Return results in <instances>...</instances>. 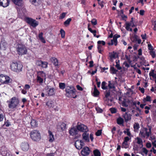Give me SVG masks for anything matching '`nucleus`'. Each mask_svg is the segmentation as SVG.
I'll use <instances>...</instances> for the list:
<instances>
[{"label":"nucleus","mask_w":156,"mask_h":156,"mask_svg":"<svg viewBox=\"0 0 156 156\" xmlns=\"http://www.w3.org/2000/svg\"><path fill=\"white\" fill-rule=\"evenodd\" d=\"M19 100L18 97H13L7 101L9 108L15 110L17 107L19 103Z\"/></svg>","instance_id":"1"},{"label":"nucleus","mask_w":156,"mask_h":156,"mask_svg":"<svg viewBox=\"0 0 156 156\" xmlns=\"http://www.w3.org/2000/svg\"><path fill=\"white\" fill-rule=\"evenodd\" d=\"M65 91L66 94L68 97L73 98H75L77 97V96L76 94V90L73 86H66Z\"/></svg>","instance_id":"2"},{"label":"nucleus","mask_w":156,"mask_h":156,"mask_svg":"<svg viewBox=\"0 0 156 156\" xmlns=\"http://www.w3.org/2000/svg\"><path fill=\"white\" fill-rule=\"evenodd\" d=\"M30 135L31 139L35 141H39L41 139V136L39 131L36 130L32 131Z\"/></svg>","instance_id":"3"},{"label":"nucleus","mask_w":156,"mask_h":156,"mask_svg":"<svg viewBox=\"0 0 156 156\" xmlns=\"http://www.w3.org/2000/svg\"><path fill=\"white\" fill-rule=\"evenodd\" d=\"M10 67L12 70L18 72L21 71L23 66L20 62H13L11 64Z\"/></svg>","instance_id":"4"},{"label":"nucleus","mask_w":156,"mask_h":156,"mask_svg":"<svg viewBox=\"0 0 156 156\" xmlns=\"http://www.w3.org/2000/svg\"><path fill=\"white\" fill-rule=\"evenodd\" d=\"M16 50L18 54L20 55L26 54L27 52L26 47L22 44H19Z\"/></svg>","instance_id":"5"},{"label":"nucleus","mask_w":156,"mask_h":156,"mask_svg":"<svg viewBox=\"0 0 156 156\" xmlns=\"http://www.w3.org/2000/svg\"><path fill=\"white\" fill-rule=\"evenodd\" d=\"M26 22L34 28L36 27L39 24L38 21L31 18L26 17L25 19Z\"/></svg>","instance_id":"6"},{"label":"nucleus","mask_w":156,"mask_h":156,"mask_svg":"<svg viewBox=\"0 0 156 156\" xmlns=\"http://www.w3.org/2000/svg\"><path fill=\"white\" fill-rule=\"evenodd\" d=\"M76 128L78 131L81 132H88L89 129L85 125L80 122H78L76 126Z\"/></svg>","instance_id":"7"},{"label":"nucleus","mask_w":156,"mask_h":156,"mask_svg":"<svg viewBox=\"0 0 156 156\" xmlns=\"http://www.w3.org/2000/svg\"><path fill=\"white\" fill-rule=\"evenodd\" d=\"M119 103L122 104L123 107H128L129 104V100L126 98H122L121 97H119Z\"/></svg>","instance_id":"8"},{"label":"nucleus","mask_w":156,"mask_h":156,"mask_svg":"<svg viewBox=\"0 0 156 156\" xmlns=\"http://www.w3.org/2000/svg\"><path fill=\"white\" fill-rule=\"evenodd\" d=\"M91 151L89 147H85L82 149L81 153L83 156H87L89 154Z\"/></svg>","instance_id":"9"},{"label":"nucleus","mask_w":156,"mask_h":156,"mask_svg":"<svg viewBox=\"0 0 156 156\" xmlns=\"http://www.w3.org/2000/svg\"><path fill=\"white\" fill-rule=\"evenodd\" d=\"M120 37L119 35L115 34L113 36V39H112L110 42L108 43V44L109 45H112L114 44L116 46L117 44V38Z\"/></svg>","instance_id":"10"},{"label":"nucleus","mask_w":156,"mask_h":156,"mask_svg":"<svg viewBox=\"0 0 156 156\" xmlns=\"http://www.w3.org/2000/svg\"><path fill=\"white\" fill-rule=\"evenodd\" d=\"M84 145V143L82 140H77L75 143L74 145L76 148L78 150L81 149Z\"/></svg>","instance_id":"11"},{"label":"nucleus","mask_w":156,"mask_h":156,"mask_svg":"<svg viewBox=\"0 0 156 156\" xmlns=\"http://www.w3.org/2000/svg\"><path fill=\"white\" fill-rule=\"evenodd\" d=\"M147 126L148 128V129L147 128H144V131H145V137H146L147 138L150 136V135H151V130L152 129V126H151L147 125Z\"/></svg>","instance_id":"12"},{"label":"nucleus","mask_w":156,"mask_h":156,"mask_svg":"<svg viewBox=\"0 0 156 156\" xmlns=\"http://www.w3.org/2000/svg\"><path fill=\"white\" fill-rule=\"evenodd\" d=\"M10 0H0V6L6 7L9 4Z\"/></svg>","instance_id":"13"},{"label":"nucleus","mask_w":156,"mask_h":156,"mask_svg":"<svg viewBox=\"0 0 156 156\" xmlns=\"http://www.w3.org/2000/svg\"><path fill=\"white\" fill-rule=\"evenodd\" d=\"M21 147L23 151H26L29 149V145L27 142H24L22 143Z\"/></svg>","instance_id":"14"},{"label":"nucleus","mask_w":156,"mask_h":156,"mask_svg":"<svg viewBox=\"0 0 156 156\" xmlns=\"http://www.w3.org/2000/svg\"><path fill=\"white\" fill-rule=\"evenodd\" d=\"M105 94V98H104V100L106 98L105 100L108 101H110L112 102L113 101L112 99H109L108 98L110 96L111 92L110 90H106L104 92Z\"/></svg>","instance_id":"15"},{"label":"nucleus","mask_w":156,"mask_h":156,"mask_svg":"<svg viewBox=\"0 0 156 156\" xmlns=\"http://www.w3.org/2000/svg\"><path fill=\"white\" fill-rule=\"evenodd\" d=\"M78 130L74 127L71 128L69 130V133L70 135L73 136L78 134Z\"/></svg>","instance_id":"16"},{"label":"nucleus","mask_w":156,"mask_h":156,"mask_svg":"<svg viewBox=\"0 0 156 156\" xmlns=\"http://www.w3.org/2000/svg\"><path fill=\"white\" fill-rule=\"evenodd\" d=\"M83 139L85 141L89 142L90 141L89 138V134L87 133V132H83L82 134Z\"/></svg>","instance_id":"17"},{"label":"nucleus","mask_w":156,"mask_h":156,"mask_svg":"<svg viewBox=\"0 0 156 156\" xmlns=\"http://www.w3.org/2000/svg\"><path fill=\"white\" fill-rule=\"evenodd\" d=\"M31 127L32 128H35L37 126V121L35 120L32 119L30 122Z\"/></svg>","instance_id":"18"},{"label":"nucleus","mask_w":156,"mask_h":156,"mask_svg":"<svg viewBox=\"0 0 156 156\" xmlns=\"http://www.w3.org/2000/svg\"><path fill=\"white\" fill-rule=\"evenodd\" d=\"M5 80H2V79H0V82L2 84H9V83L12 82V79H5Z\"/></svg>","instance_id":"19"},{"label":"nucleus","mask_w":156,"mask_h":156,"mask_svg":"<svg viewBox=\"0 0 156 156\" xmlns=\"http://www.w3.org/2000/svg\"><path fill=\"white\" fill-rule=\"evenodd\" d=\"M0 48L3 50H5L7 47V44L4 41H2L0 44Z\"/></svg>","instance_id":"20"},{"label":"nucleus","mask_w":156,"mask_h":156,"mask_svg":"<svg viewBox=\"0 0 156 156\" xmlns=\"http://www.w3.org/2000/svg\"><path fill=\"white\" fill-rule=\"evenodd\" d=\"M131 115L130 114H128L127 112H126L124 115L123 117L126 122H127L131 120Z\"/></svg>","instance_id":"21"},{"label":"nucleus","mask_w":156,"mask_h":156,"mask_svg":"<svg viewBox=\"0 0 156 156\" xmlns=\"http://www.w3.org/2000/svg\"><path fill=\"white\" fill-rule=\"evenodd\" d=\"M48 133L49 136V141L50 142H52L54 141L55 140L54 136L52 134V132L49 130L48 131Z\"/></svg>","instance_id":"22"},{"label":"nucleus","mask_w":156,"mask_h":156,"mask_svg":"<svg viewBox=\"0 0 156 156\" xmlns=\"http://www.w3.org/2000/svg\"><path fill=\"white\" fill-rule=\"evenodd\" d=\"M108 87L110 89H113L114 90L115 88V84L114 82H111V81H108Z\"/></svg>","instance_id":"23"},{"label":"nucleus","mask_w":156,"mask_h":156,"mask_svg":"<svg viewBox=\"0 0 156 156\" xmlns=\"http://www.w3.org/2000/svg\"><path fill=\"white\" fill-rule=\"evenodd\" d=\"M46 76L45 73L43 71H39L37 73V78H45Z\"/></svg>","instance_id":"24"},{"label":"nucleus","mask_w":156,"mask_h":156,"mask_svg":"<svg viewBox=\"0 0 156 156\" xmlns=\"http://www.w3.org/2000/svg\"><path fill=\"white\" fill-rule=\"evenodd\" d=\"M93 94V96L95 97H97L100 94V92L97 89L95 85L94 86V90Z\"/></svg>","instance_id":"25"},{"label":"nucleus","mask_w":156,"mask_h":156,"mask_svg":"<svg viewBox=\"0 0 156 156\" xmlns=\"http://www.w3.org/2000/svg\"><path fill=\"white\" fill-rule=\"evenodd\" d=\"M116 122L117 123L120 125H123L124 122V121L123 119H122L120 117H119L117 119Z\"/></svg>","instance_id":"26"},{"label":"nucleus","mask_w":156,"mask_h":156,"mask_svg":"<svg viewBox=\"0 0 156 156\" xmlns=\"http://www.w3.org/2000/svg\"><path fill=\"white\" fill-rule=\"evenodd\" d=\"M144 127H143V128H142L140 130V131L139 135L140 136H141L143 138H145V131H144Z\"/></svg>","instance_id":"27"},{"label":"nucleus","mask_w":156,"mask_h":156,"mask_svg":"<svg viewBox=\"0 0 156 156\" xmlns=\"http://www.w3.org/2000/svg\"><path fill=\"white\" fill-rule=\"evenodd\" d=\"M14 3L19 6H21L23 3L22 0H12Z\"/></svg>","instance_id":"28"},{"label":"nucleus","mask_w":156,"mask_h":156,"mask_svg":"<svg viewBox=\"0 0 156 156\" xmlns=\"http://www.w3.org/2000/svg\"><path fill=\"white\" fill-rule=\"evenodd\" d=\"M127 24H129V26H131L132 27H133L136 26V25L135 24V22L133 20V17L131 18L130 23H126V26L127 25Z\"/></svg>","instance_id":"29"},{"label":"nucleus","mask_w":156,"mask_h":156,"mask_svg":"<svg viewBox=\"0 0 156 156\" xmlns=\"http://www.w3.org/2000/svg\"><path fill=\"white\" fill-rule=\"evenodd\" d=\"M137 140L136 143L140 146H141V147H142L143 146V142L142 140L140 138L137 137L136 138Z\"/></svg>","instance_id":"30"},{"label":"nucleus","mask_w":156,"mask_h":156,"mask_svg":"<svg viewBox=\"0 0 156 156\" xmlns=\"http://www.w3.org/2000/svg\"><path fill=\"white\" fill-rule=\"evenodd\" d=\"M27 76L28 78H33L35 77L32 71H29L27 72Z\"/></svg>","instance_id":"31"},{"label":"nucleus","mask_w":156,"mask_h":156,"mask_svg":"<svg viewBox=\"0 0 156 156\" xmlns=\"http://www.w3.org/2000/svg\"><path fill=\"white\" fill-rule=\"evenodd\" d=\"M94 156H101V153L100 151L98 149H96L93 151Z\"/></svg>","instance_id":"32"},{"label":"nucleus","mask_w":156,"mask_h":156,"mask_svg":"<svg viewBox=\"0 0 156 156\" xmlns=\"http://www.w3.org/2000/svg\"><path fill=\"white\" fill-rule=\"evenodd\" d=\"M55 89L54 88H51L48 90V96H52L55 94Z\"/></svg>","instance_id":"33"},{"label":"nucleus","mask_w":156,"mask_h":156,"mask_svg":"<svg viewBox=\"0 0 156 156\" xmlns=\"http://www.w3.org/2000/svg\"><path fill=\"white\" fill-rule=\"evenodd\" d=\"M139 124L138 123H135L133 125V128L135 131H137L140 128Z\"/></svg>","instance_id":"34"},{"label":"nucleus","mask_w":156,"mask_h":156,"mask_svg":"<svg viewBox=\"0 0 156 156\" xmlns=\"http://www.w3.org/2000/svg\"><path fill=\"white\" fill-rule=\"evenodd\" d=\"M59 126L60 127L61 130L62 131L65 130L66 129V124L64 122H62L60 123V125H59Z\"/></svg>","instance_id":"35"},{"label":"nucleus","mask_w":156,"mask_h":156,"mask_svg":"<svg viewBox=\"0 0 156 156\" xmlns=\"http://www.w3.org/2000/svg\"><path fill=\"white\" fill-rule=\"evenodd\" d=\"M51 60L55 66H58V61L56 58L55 57L52 58Z\"/></svg>","instance_id":"36"},{"label":"nucleus","mask_w":156,"mask_h":156,"mask_svg":"<svg viewBox=\"0 0 156 156\" xmlns=\"http://www.w3.org/2000/svg\"><path fill=\"white\" fill-rule=\"evenodd\" d=\"M53 102L52 101H48L46 103V105L49 108H51L53 106Z\"/></svg>","instance_id":"37"},{"label":"nucleus","mask_w":156,"mask_h":156,"mask_svg":"<svg viewBox=\"0 0 156 156\" xmlns=\"http://www.w3.org/2000/svg\"><path fill=\"white\" fill-rule=\"evenodd\" d=\"M150 76H152L153 78H156V73L153 70H151V71L149 73Z\"/></svg>","instance_id":"38"},{"label":"nucleus","mask_w":156,"mask_h":156,"mask_svg":"<svg viewBox=\"0 0 156 156\" xmlns=\"http://www.w3.org/2000/svg\"><path fill=\"white\" fill-rule=\"evenodd\" d=\"M106 83L105 81H103L101 84V87L102 89L105 90L108 88V87L106 86Z\"/></svg>","instance_id":"39"},{"label":"nucleus","mask_w":156,"mask_h":156,"mask_svg":"<svg viewBox=\"0 0 156 156\" xmlns=\"http://www.w3.org/2000/svg\"><path fill=\"white\" fill-rule=\"evenodd\" d=\"M118 57V54L116 52H113L110 55V57L111 58H116Z\"/></svg>","instance_id":"40"},{"label":"nucleus","mask_w":156,"mask_h":156,"mask_svg":"<svg viewBox=\"0 0 156 156\" xmlns=\"http://www.w3.org/2000/svg\"><path fill=\"white\" fill-rule=\"evenodd\" d=\"M72 20V19L71 18H69L67 20H66L65 22H64V25L66 26H67L68 25H69V23Z\"/></svg>","instance_id":"41"},{"label":"nucleus","mask_w":156,"mask_h":156,"mask_svg":"<svg viewBox=\"0 0 156 156\" xmlns=\"http://www.w3.org/2000/svg\"><path fill=\"white\" fill-rule=\"evenodd\" d=\"M59 88L62 90L64 89L66 87V85L65 83H59Z\"/></svg>","instance_id":"42"},{"label":"nucleus","mask_w":156,"mask_h":156,"mask_svg":"<svg viewBox=\"0 0 156 156\" xmlns=\"http://www.w3.org/2000/svg\"><path fill=\"white\" fill-rule=\"evenodd\" d=\"M11 125V123L8 120H7L4 122L3 126H5L6 127H9Z\"/></svg>","instance_id":"43"},{"label":"nucleus","mask_w":156,"mask_h":156,"mask_svg":"<svg viewBox=\"0 0 156 156\" xmlns=\"http://www.w3.org/2000/svg\"><path fill=\"white\" fill-rule=\"evenodd\" d=\"M151 98L149 96H147L146 98H144L143 99V101L144 102L146 101H151Z\"/></svg>","instance_id":"44"},{"label":"nucleus","mask_w":156,"mask_h":156,"mask_svg":"<svg viewBox=\"0 0 156 156\" xmlns=\"http://www.w3.org/2000/svg\"><path fill=\"white\" fill-rule=\"evenodd\" d=\"M122 148H127L128 147L127 142H123L122 144Z\"/></svg>","instance_id":"45"},{"label":"nucleus","mask_w":156,"mask_h":156,"mask_svg":"<svg viewBox=\"0 0 156 156\" xmlns=\"http://www.w3.org/2000/svg\"><path fill=\"white\" fill-rule=\"evenodd\" d=\"M116 65H115V67L117 68L118 70H120L122 69V68L120 66V65L119 64V61L118 60V61H116Z\"/></svg>","instance_id":"46"},{"label":"nucleus","mask_w":156,"mask_h":156,"mask_svg":"<svg viewBox=\"0 0 156 156\" xmlns=\"http://www.w3.org/2000/svg\"><path fill=\"white\" fill-rule=\"evenodd\" d=\"M110 71L111 73H116L117 70H116L114 67H111L110 68Z\"/></svg>","instance_id":"47"},{"label":"nucleus","mask_w":156,"mask_h":156,"mask_svg":"<svg viewBox=\"0 0 156 156\" xmlns=\"http://www.w3.org/2000/svg\"><path fill=\"white\" fill-rule=\"evenodd\" d=\"M41 66L44 68H46L47 67L48 63L45 62H43Z\"/></svg>","instance_id":"48"},{"label":"nucleus","mask_w":156,"mask_h":156,"mask_svg":"<svg viewBox=\"0 0 156 156\" xmlns=\"http://www.w3.org/2000/svg\"><path fill=\"white\" fill-rule=\"evenodd\" d=\"M126 131L124 130V133H126V134L128 136H130L131 135V133L129 131V129H126Z\"/></svg>","instance_id":"49"},{"label":"nucleus","mask_w":156,"mask_h":156,"mask_svg":"<svg viewBox=\"0 0 156 156\" xmlns=\"http://www.w3.org/2000/svg\"><path fill=\"white\" fill-rule=\"evenodd\" d=\"M102 133V130H98V131L96 132L95 135L97 136H100Z\"/></svg>","instance_id":"50"},{"label":"nucleus","mask_w":156,"mask_h":156,"mask_svg":"<svg viewBox=\"0 0 156 156\" xmlns=\"http://www.w3.org/2000/svg\"><path fill=\"white\" fill-rule=\"evenodd\" d=\"M60 32L61 34V37L62 38H64L65 36V31L62 29H61L60 30Z\"/></svg>","instance_id":"51"},{"label":"nucleus","mask_w":156,"mask_h":156,"mask_svg":"<svg viewBox=\"0 0 156 156\" xmlns=\"http://www.w3.org/2000/svg\"><path fill=\"white\" fill-rule=\"evenodd\" d=\"M150 53L153 58H154L155 57V54L154 51L153 50H151L150 51Z\"/></svg>","instance_id":"52"},{"label":"nucleus","mask_w":156,"mask_h":156,"mask_svg":"<svg viewBox=\"0 0 156 156\" xmlns=\"http://www.w3.org/2000/svg\"><path fill=\"white\" fill-rule=\"evenodd\" d=\"M125 58L127 60L128 62H129V64L131 63L132 61L130 59V56H128L127 55H125Z\"/></svg>","instance_id":"53"},{"label":"nucleus","mask_w":156,"mask_h":156,"mask_svg":"<svg viewBox=\"0 0 156 156\" xmlns=\"http://www.w3.org/2000/svg\"><path fill=\"white\" fill-rule=\"evenodd\" d=\"M91 23L94 25H96L97 24V21L95 19H93L91 21Z\"/></svg>","instance_id":"54"},{"label":"nucleus","mask_w":156,"mask_h":156,"mask_svg":"<svg viewBox=\"0 0 156 156\" xmlns=\"http://www.w3.org/2000/svg\"><path fill=\"white\" fill-rule=\"evenodd\" d=\"M110 111L112 113H116L117 112V110L115 108H110Z\"/></svg>","instance_id":"55"},{"label":"nucleus","mask_w":156,"mask_h":156,"mask_svg":"<svg viewBox=\"0 0 156 156\" xmlns=\"http://www.w3.org/2000/svg\"><path fill=\"white\" fill-rule=\"evenodd\" d=\"M5 117V115L4 114L1 113L0 114V122H2Z\"/></svg>","instance_id":"56"},{"label":"nucleus","mask_w":156,"mask_h":156,"mask_svg":"<svg viewBox=\"0 0 156 156\" xmlns=\"http://www.w3.org/2000/svg\"><path fill=\"white\" fill-rule=\"evenodd\" d=\"M130 26H129V24H127V25L126 26V29L128 31H132V28H130Z\"/></svg>","instance_id":"57"},{"label":"nucleus","mask_w":156,"mask_h":156,"mask_svg":"<svg viewBox=\"0 0 156 156\" xmlns=\"http://www.w3.org/2000/svg\"><path fill=\"white\" fill-rule=\"evenodd\" d=\"M42 63V61L41 60H37L36 61V64L38 66H41Z\"/></svg>","instance_id":"58"},{"label":"nucleus","mask_w":156,"mask_h":156,"mask_svg":"<svg viewBox=\"0 0 156 156\" xmlns=\"http://www.w3.org/2000/svg\"><path fill=\"white\" fill-rule=\"evenodd\" d=\"M30 88V86L29 84H26L25 85L24 87V89L25 90H28Z\"/></svg>","instance_id":"59"},{"label":"nucleus","mask_w":156,"mask_h":156,"mask_svg":"<svg viewBox=\"0 0 156 156\" xmlns=\"http://www.w3.org/2000/svg\"><path fill=\"white\" fill-rule=\"evenodd\" d=\"M97 43H98V44H102L103 45H104L105 44V42L104 41H98Z\"/></svg>","instance_id":"60"},{"label":"nucleus","mask_w":156,"mask_h":156,"mask_svg":"<svg viewBox=\"0 0 156 156\" xmlns=\"http://www.w3.org/2000/svg\"><path fill=\"white\" fill-rule=\"evenodd\" d=\"M123 65L127 68H129L130 66L129 64H128L126 61H125L123 63Z\"/></svg>","instance_id":"61"},{"label":"nucleus","mask_w":156,"mask_h":156,"mask_svg":"<svg viewBox=\"0 0 156 156\" xmlns=\"http://www.w3.org/2000/svg\"><path fill=\"white\" fill-rule=\"evenodd\" d=\"M76 87L78 90L80 91H82L83 90V88L82 87L80 86L79 85H77L76 86Z\"/></svg>","instance_id":"62"},{"label":"nucleus","mask_w":156,"mask_h":156,"mask_svg":"<svg viewBox=\"0 0 156 156\" xmlns=\"http://www.w3.org/2000/svg\"><path fill=\"white\" fill-rule=\"evenodd\" d=\"M66 13H65V12L62 13L61 15L60 16V17H59L60 18V19H62L64 18L65 17V16H66Z\"/></svg>","instance_id":"63"},{"label":"nucleus","mask_w":156,"mask_h":156,"mask_svg":"<svg viewBox=\"0 0 156 156\" xmlns=\"http://www.w3.org/2000/svg\"><path fill=\"white\" fill-rule=\"evenodd\" d=\"M143 152L146 154H147L148 152V151L145 148L143 147L142 148Z\"/></svg>","instance_id":"64"}]
</instances>
